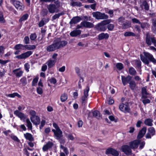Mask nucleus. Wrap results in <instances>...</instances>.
I'll return each mask as SVG.
<instances>
[{
  "instance_id": "f257e3e1",
  "label": "nucleus",
  "mask_w": 156,
  "mask_h": 156,
  "mask_svg": "<svg viewBox=\"0 0 156 156\" xmlns=\"http://www.w3.org/2000/svg\"><path fill=\"white\" fill-rule=\"evenodd\" d=\"M67 43L66 41L58 38L54 40L51 44L47 46L46 50L48 52H54L65 46Z\"/></svg>"
},
{
  "instance_id": "f03ea898",
  "label": "nucleus",
  "mask_w": 156,
  "mask_h": 156,
  "mask_svg": "<svg viewBox=\"0 0 156 156\" xmlns=\"http://www.w3.org/2000/svg\"><path fill=\"white\" fill-rule=\"evenodd\" d=\"M144 56L142 55H140L141 60L144 63L147 65L149 64V60L154 63H156V59L153 57L151 54L147 52H144Z\"/></svg>"
},
{
  "instance_id": "7ed1b4c3",
  "label": "nucleus",
  "mask_w": 156,
  "mask_h": 156,
  "mask_svg": "<svg viewBox=\"0 0 156 156\" xmlns=\"http://www.w3.org/2000/svg\"><path fill=\"white\" fill-rule=\"evenodd\" d=\"M93 16L97 20L105 19H107L108 16L104 13H101L99 12H93Z\"/></svg>"
},
{
  "instance_id": "20e7f679",
  "label": "nucleus",
  "mask_w": 156,
  "mask_h": 156,
  "mask_svg": "<svg viewBox=\"0 0 156 156\" xmlns=\"http://www.w3.org/2000/svg\"><path fill=\"white\" fill-rule=\"evenodd\" d=\"M89 90V88L87 86L86 88L84 90L83 95L81 97V104L82 105H85L87 102V97L88 96V92Z\"/></svg>"
},
{
  "instance_id": "39448f33",
  "label": "nucleus",
  "mask_w": 156,
  "mask_h": 156,
  "mask_svg": "<svg viewBox=\"0 0 156 156\" xmlns=\"http://www.w3.org/2000/svg\"><path fill=\"white\" fill-rule=\"evenodd\" d=\"M146 42L148 45H150L151 44V43H152L156 47V40L154 37H151L148 34H146Z\"/></svg>"
},
{
  "instance_id": "423d86ee",
  "label": "nucleus",
  "mask_w": 156,
  "mask_h": 156,
  "mask_svg": "<svg viewBox=\"0 0 156 156\" xmlns=\"http://www.w3.org/2000/svg\"><path fill=\"white\" fill-rule=\"evenodd\" d=\"M122 150L123 152L127 155L131 154L132 150L131 149H136L138 147H122Z\"/></svg>"
},
{
  "instance_id": "0eeeda50",
  "label": "nucleus",
  "mask_w": 156,
  "mask_h": 156,
  "mask_svg": "<svg viewBox=\"0 0 156 156\" xmlns=\"http://www.w3.org/2000/svg\"><path fill=\"white\" fill-rule=\"evenodd\" d=\"M105 154H111L114 156H118L119 154L118 151L112 148H109L107 149Z\"/></svg>"
},
{
  "instance_id": "6e6552de",
  "label": "nucleus",
  "mask_w": 156,
  "mask_h": 156,
  "mask_svg": "<svg viewBox=\"0 0 156 156\" xmlns=\"http://www.w3.org/2000/svg\"><path fill=\"white\" fill-rule=\"evenodd\" d=\"M32 54L31 51H28L21 54L16 56V58L19 59H25L28 57Z\"/></svg>"
},
{
  "instance_id": "1a4fd4ad",
  "label": "nucleus",
  "mask_w": 156,
  "mask_h": 156,
  "mask_svg": "<svg viewBox=\"0 0 156 156\" xmlns=\"http://www.w3.org/2000/svg\"><path fill=\"white\" fill-rule=\"evenodd\" d=\"M155 130L153 127H151L148 128V132L146 134L145 137L147 139H150L151 138V136L154 135L155 134Z\"/></svg>"
},
{
  "instance_id": "9d476101",
  "label": "nucleus",
  "mask_w": 156,
  "mask_h": 156,
  "mask_svg": "<svg viewBox=\"0 0 156 156\" xmlns=\"http://www.w3.org/2000/svg\"><path fill=\"white\" fill-rule=\"evenodd\" d=\"M47 8L49 12L51 13L57 12L58 11V9L56 7V5L54 4H50L47 6Z\"/></svg>"
},
{
  "instance_id": "9b49d317",
  "label": "nucleus",
  "mask_w": 156,
  "mask_h": 156,
  "mask_svg": "<svg viewBox=\"0 0 156 156\" xmlns=\"http://www.w3.org/2000/svg\"><path fill=\"white\" fill-rule=\"evenodd\" d=\"M140 144V146H144L145 145V142L143 141L140 143L139 140H136L129 143L130 146H136Z\"/></svg>"
},
{
  "instance_id": "f8f14e48",
  "label": "nucleus",
  "mask_w": 156,
  "mask_h": 156,
  "mask_svg": "<svg viewBox=\"0 0 156 156\" xmlns=\"http://www.w3.org/2000/svg\"><path fill=\"white\" fill-rule=\"evenodd\" d=\"M120 110L125 113L128 112L130 111V108L129 106L126 104L122 103L119 105Z\"/></svg>"
},
{
  "instance_id": "ddd939ff",
  "label": "nucleus",
  "mask_w": 156,
  "mask_h": 156,
  "mask_svg": "<svg viewBox=\"0 0 156 156\" xmlns=\"http://www.w3.org/2000/svg\"><path fill=\"white\" fill-rule=\"evenodd\" d=\"M122 80L123 85L125 86L128 83L131 81L132 77L130 76H128L126 77L124 76H121Z\"/></svg>"
},
{
  "instance_id": "4468645a",
  "label": "nucleus",
  "mask_w": 156,
  "mask_h": 156,
  "mask_svg": "<svg viewBox=\"0 0 156 156\" xmlns=\"http://www.w3.org/2000/svg\"><path fill=\"white\" fill-rule=\"evenodd\" d=\"M81 24L83 26V27L87 28H92L94 26L92 23L86 21L81 22Z\"/></svg>"
},
{
  "instance_id": "2eb2a0df",
  "label": "nucleus",
  "mask_w": 156,
  "mask_h": 156,
  "mask_svg": "<svg viewBox=\"0 0 156 156\" xmlns=\"http://www.w3.org/2000/svg\"><path fill=\"white\" fill-rule=\"evenodd\" d=\"M129 87L133 90H136L138 88L137 83L133 80H131L129 82Z\"/></svg>"
},
{
  "instance_id": "dca6fc26",
  "label": "nucleus",
  "mask_w": 156,
  "mask_h": 156,
  "mask_svg": "<svg viewBox=\"0 0 156 156\" xmlns=\"http://www.w3.org/2000/svg\"><path fill=\"white\" fill-rule=\"evenodd\" d=\"M147 128L146 127H144L139 132L138 135L137 136L138 139H141L143 137L146 133Z\"/></svg>"
},
{
  "instance_id": "f3484780",
  "label": "nucleus",
  "mask_w": 156,
  "mask_h": 156,
  "mask_svg": "<svg viewBox=\"0 0 156 156\" xmlns=\"http://www.w3.org/2000/svg\"><path fill=\"white\" fill-rule=\"evenodd\" d=\"M30 119L32 123L35 125H38L40 123V119L39 117L37 116H36L34 117H31Z\"/></svg>"
},
{
  "instance_id": "a211bd4d",
  "label": "nucleus",
  "mask_w": 156,
  "mask_h": 156,
  "mask_svg": "<svg viewBox=\"0 0 156 156\" xmlns=\"http://www.w3.org/2000/svg\"><path fill=\"white\" fill-rule=\"evenodd\" d=\"M49 20L48 18H43L39 23L38 25L39 27H41L48 23Z\"/></svg>"
},
{
  "instance_id": "6ab92c4d",
  "label": "nucleus",
  "mask_w": 156,
  "mask_h": 156,
  "mask_svg": "<svg viewBox=\"0 0 156 156\" xmlns=\"http://www.w3.org/2000/svg\"><path fill=\"white\" fill-rule=\"evenodd\" d=\"M14 4L16 8L18 9L23 10L24 9V6L20 3L19 2L15 1L14 2Z\"/></svg>"
},
{
  "instance_id": "aec40b11",
  "label": "nucleus",
  "mask_w": 156,
  "mask_h": 156,
  "mask_svg": "<svg viewBox=\"0 0 156 156\" xmlns=\"http://www.w3.org/2000/svg\"><path fill=\"white\" fill-rule=\"evenodd\" d=\"M14 114L20 118L21 119H25L26 118V115L23 113L17 110L15 111L14 112Z\"/></svg>"
},
{
  "instance_id": "412c9836",
  "label": "nucleus",
  "mask_w": 156,
  "mask_h": 156,
  "mask_svg": "<svg viewBox=\"0 0 156 156\" xmlns=\"http://www.w3.org/2000/svg\"><path fill=\"white\" fill-rule=\"evenodd\" d=\"M81 20L82 19L79 16L74 17L69 22V23L70 24H76L80 22Z\"/></svg>"
},
{
  "instance_id": "4be33fe9",
  "label": "nucleus",
  "mask_w": 156,
  "mask_h": 156,
  "mask_svg": "<svg viewBox=\"0 0 156 156\" xmlns=\"http://www.w3.org/2000/svg\"><path fill=\"white\" fill-rule=\"evenodd\" d=\"M20 69H15L13 71V72L15 75L16 76L18 77H20L22 75L23 72L21 70H19Z\"/></svg>"
},
{
  "instance_id": "5701e85b",
  "label": "nucleus",
  "mask_w": 156,
  "mask_h": 156,
  "mask_svg": "<svg viewBox=\"0 0 156 156\" xmlns=\"http://www.w3.org/2000/svg\"><path fill=\"white\" fill-rule=\"evenodd\" d=\"M81 33V31L79 30H73L71 32L70 34L71 36L72 37H76L78 35H79Z\"/></svg>"
},
{
  "instance_id": "b1692460",
  "label": "nucleus",
  "mask_w": 156,
  "mask_h": 156,
  "mask_svg": "<svg viewBox=\"0 0 156 156\" xmlns=\"http://www.w3.org/2000/svg\"><path fill=\"white\" fill-rule=\"evenodd\" d=\"M56 62V60H53L51 59L49 60L47 62L48 68H50L53 67L55 65Z\"/></svg>"
},
{
  "instance_id": "393cba45",
  "label": "nucleus",
  "mask_w": 156,
  "mask_h": 156,
  "mask_svg": "<svg viewBox=\"0 0 156 156\" xmlns=\"http://www.w3.org/2000/svg\"><path fill=\"white\" fill-rule=\"evenodd\" d=\"M109 37V35L108 34L104 33H101L98 35V39L99 40H100L103 39L104 38L107 39Z\"/></svg>"
},
{
  "instance_id": "a878e982",
  "label": "nucleus",
  "mask_w": 156,
  "mask_h": 156,
  "mask_svg": "<svg viewBox=\"0 0 156 156\" xmlns=\"http://www.w3.org/2000/svg\"><path fill=\"white\" fill-rule=\"evenodd\" d=\"M24 136L25 138L30 141H32L34 140V139L32 135L28 133H26L24 134Z\"/></svg>"
},
{
  "instance_id": "bb28decb",
  "label": "nucleus",
  "mask_w": 156,
  "mask_h": 156,
  "mask_svg": "<svg viewBox=\"0 0 156 156\" xmlns=\"http://www.w3.org/2000/svg\"><path fill=\"white\" fill-rule=\"evenodd\" d=\"M153 120L151 119L148 118L146 119L144 121L145 124L148 126H151L153 125Z\"/></svg>"
},
{
  "instance_id": "cd10ccee",
  "label": "nucleus",
  "mask_w": 156,
  "mask_h": 156,
  "mask_svg": "<svg viewBox=\"0 0 156 156\" xmlns=\"http://www.w3.org/2000/svg\"><path fill=\"white\" fill-rule=\"evenodd\" d=\"M106 27L104 25H102L101 23L98 24L97 29L101 31H104L106 30Z\"/></svg>"
},
{
  "instance_id": "c85d7f7f",
  "label": "nucleus",
  "mask_w": 156,
  "mask_h": 156,
  "mask_svg": "<svg viewBox=\"0 0 156 156\" xmlns=\"http://www.w3.org/2000/svg\"><path fill=\"white\" fill-rule=\"evenodd\" d=\"M93 116L98 119H100L101 118L100 112L97 110L94 111L92 112Z\"/></svg>"
},
{
  "instance_id": "c756f323",
  "label": "nucleus",
  "mask_w": 156,
  "mask_h": 156,
  "mask_svg": "<svg viewBox=\"0 0 156 156\" xmlns=\"http://www.w3.org/2000/svg\"><path fill=\"white\" fill-rule=\"evenodd\" d=\"M131 27V23L130 22L127 21L122 24V28L126 29L130 27Z\"/></svg>"
},
{
  "instance_id": "7c9ffc66",
  "label": "nucleus",
  "mask_w": 156,
  "mask_h": 156,
  "mask_svg": "<svg viewBox=\"0 0 156 156\" xmlns=\"http://www.w3.org/2000/svg\"><path fill=\"white\" fill-rule=\"evenodd\" d=\"M62 132L60 129L56 130L55 135L57 137V139H59L62 136Z\"/></svg>"
},
{
  "instance_id": "2f4dec72",
  "label": "nucleus",
  "mask_w": 156,
  "mask_h": 156,
  "mask_svg": "<svg viewBox=\"0 0 156 156\" xmlns=\"http://www.w3.org/2000/svg\"><path fill=\"white\" fill-rule=\"evenodd\" d=\"M14 48L16 50H18L19 49L24 50V45L21 44H17L15 46Z\"/></svg>"
},
{
  "instance_id": "473e14b6",
  "label": "nucleus",
  "mask_w": 156,
  "mask_h": 156,
  "mask_svg": "<svg viewBox=\"0 0 156 156\" xmlns=\"http://www.w3.org/2000/svg\"><path fill=\"white\" fill-rule=\"evenodd\" d=\"M147 94L146 88L143 87L142 88V98H147L146 95Z\"/></svg>"
},
{
  "instance_id": "72a5a7b5",
  "label": "nucleus",
  "mask_w": 156,
  "mask_h": 156,
  "mask_svg": "<svg viewBox=\"0 0 156 156\" xmlns=\"http://www.w3.org/2000/svg\"><path fill=\"white\" fill-rule=\"evenodd\" d=\"M35 45H24V49L26 48L28 50H31L35 49L36 48Z\"/></svg>"
},
{
  "instance_id": "f704fd0d",
  "label": "nucleus",
  "mask_w": 156,
  "mask_h": 156,
  "mask_svg": "<svg viewBox=\"0 0 156 156\" xmlns=\"http://www.w3.org/2000/svg\"><path fill=\"white\" fill-rule=\"evenodd\" d=\"M129 74L132 75H135L137 73L136 70L132 67L129 69Z\"/></svg>"
},
{
  "instance_id": "c9c22d12",
  "label": "nucleus",
  "mask_w": 156,
  "mask_h": 156,
  "mask_svg": "<svg viewBox=\"0 0 156 156\" xmlns=\"http://www.w3.org/2000/svg\"><path fill=\"white\" fill-rule=\"evenodd\" d=\"M64 14V13L63 12H61L60 13L55 14L52 17V20H54L58 18L60 16H62Z\"/></svg>"
},
{
  "instance_id": "e433bc0d",
  "label": "nucleus",
  "mask_w": 156,
  "mask_h": 156,
  "mask_svg": "<svg viewBox=\"0 0 156 156\" xmlns=\"http://www.w3.org/2000/svg\"><path fill=\"white\" fill-rule=\"evenodd\" d=\"M67 99V95L66 94H62L60 97V99L61 101L62 102H64Z\"/></svg>"
},
{
  "instance_id": "4c0bfd02",
  "label": "nucleus",
  "mask_w": 156,
  "mask_h": 156,
  "mask_svg": "<svg viewBox=\"0 0 156 156\" xmlns=\"http://www.w3.org/2000/svg\"><path fill=\"white\" fill-rule=\"evenodd\" d=\"M71 5L73 6H77L80 7L82 5L81 2H72Z\"/></svg>"
},
{
  "instance_id": "58836bf2",
  "label": "nucleus",
  "mask_w": 156,
  "mask_h": 156,
  "mask_svg": "<svg viewBox=\"0 0 156 156\" xmlns=\"http://www.w3.org/2000/svg\"><path fill=\"white\" fill-rule=\"evenodd\" d=\"M26 122L27 124V126L28 128L30 130L32 129V124L31 123L29 119H26Z\"/></svg>"
},
{
  "instance_id": "ea45409f",
  "label": "nucleus",
  "mask_w": 156,
  "mask_h": 156,
  "mask_svg": "<svg viewBox=\"0 0 156 156\" xmlns=\"http://www.w3.org/2000/svg\"><path fill=\"white\" fill-rule=\"evenodd\" d=\"M142 5L144 7V8L146 10H149V6L145 1L143 2Z\"/></svg>"
},
{
  "instance_id": "a19ab883",
  "label": "nucleus",
  "mask_w": 156,
  "mask_h": 156,
  "mask_svg": "<svg viewBox=\"0 0 156 156\" xmlns=\"http://www.w3.org/2000/svg\"><path fill=\"white\" fill-rule=\"evenodd\" d=\"M124 36L126 37L128 36H134L135 34L131 32H125L124 34Z\"/></svg>"
},
{
  "instance_id": "79ce46f5",
  "label": "nucleus",
  "mask_w": 156,
  "mask_h": 156,
  "mask_svg": "<svg viewBox=\"0 0 156 156\" xmlns=\"http://www.w3.org/2000/svg\"><path fill=\"white\" fill-rule=\"evenodd\" d=\"M140 24L141 27L142 29H144L145 27H149L150 26V25L148 23L145 22L142 23H141Z\"/></svg>"
},
{
  "instance_id": "37998d69",
  "label": "nucleus",
  "mask_w": 156,
  "mask_h": 156,
  "mask_svg": "<svg viewBox=\"0 0 156 156\" xmlns=\"http://www.w3.org/2000/svg\"><path fill=\"white\" fill-rule=\"evenodd\" d=\"M28 16V15L26 14H24L19 19V21L20 22H21L24 20H27Z\"/></svg>"
},
{
  "instance_id": "c03bdc74",
  "label": "nucleus",
  "mask_w": 156,
  "mask_h": 156,
  "mask_svg": "<svg viewBox=\"0 0 156 156\" xmlns=\"http://www.w3.org/2000/svg\"><path fill=\"white\" fill-rule=\"evenodd\" d=\"M48 13V11L46 9H43L41 12V14L43 16H45L47 15Z\"/></svg>"
},
{
  "instance_id": "a18cd8bd",
  "label": "nucleus",
  "mask_w": 156,
  "mask_h": 156,
  "mask_svg": "<svg viewBox=\"0 0 156 156\" xmlns=\"http://www.w3.org/2000/svg\"><path fill=\"white\" fill-rule=\"evenodd\" d=\"M5 22V20L4 18L2 12H0V23H4Z\"/></svg>"
},
{
  "instance_id": "49530a36",
  "label": "nucleus",
  "mask_w": 156,
  "mask_h": 156,
  "mask_svg": "<svg viewBox=\"0 0 156 156\" xmlns=\"http://www.w3.org/2000/svg\"><path fill=\"white\" fill-rule=\"evenodd\" d=\"M116 67L117 69L119 70L122 69L123 68V65L121 63H117Z\"/></svg>"
},
{
  "instance_id": "de8ad7c7",
  "label": "nucleus",
  "mask_w": 156,
  "mask_h": 156,
  "mask_svg": "<svg viewBox=\"0 0 156 156\" xmlns=\"http://www.w3.org/2000/svg\"><path fill=\"white\" fill-rule=\"evenodd\" d=\"M20 81L21 83L23 85L25 86L27 84V79L25 77H23L20 80Z\"/></svg>"
},
{
  "instance_id": "09e8293b",
  "label": "nucleus",
  "mask_w": 156,
  "mask_h": 156,
  "mask_svg": "<svg viewBox=\"0 0 156 156\" xmlns=\"http://www.w3.org/2000/svg\"><path fill=\"white\" fill-rule=\"evenodd\" d=\"M135 62L137 67L139 69H141V66L140 61V60H136Z\"/></svg>"
},
{
  "instance_id": "8fccbe9b",
  "label": "nucleus",
  "mask_w": 156,
  "mask_h": 156,
  "mask_svg": "<svg viewBox=\"0 0 156 156\" xmlns=\"http://www.w3.org/2000/svg\"><path fill=\"white\" fill-rule=\"evenodd\" d=\"M111 20H103L101 22V23L105 26L106 25L108 24L111 22Z\"/></svg>"
},
{
  "instance_id": "3c124183",
  "label": "nucleus",
  "mask_w": 156,
  "mask_h": 156,
  "mask_svg": "<svg viewBox=\"0 0 156 156\" xmlns=\"http://www.w3.org/2000/svg\"><path fill=\"white\" fill-rule=\"evenodd\" d=\"M37 37V36L35 33L31 34L30 36V40L32 41L34 40Z\"/></svg>"
},
{
  "instance_id": "603ef678",
  "label": "nucleus",
  "mask_w": 156,
  "mask_h": 156,
  "mask_svg": "<svg viewBox=\"0 0 156 156\" xmlns=\"http://www.w3.org/2000/svg\"><path fill=\"white\" fill-rule=\"evenodd\" d=\"M60 148L63 150V151L65 153L66 155H67L69 154V151L66 147H60Z\"/></svg>"
},
{
  "instance_id": "864d4df0",
  "label": "nucleus",
  "mask_w": 156,
  "mask_h": 156,
  "mask_svg": "<svg viewBox=\"0 0 156 156\" xmlns=\"http://www.w3.org/2000/svg\"><path fill=\"white\" fill-rule=\"evenodd\" d=\"M38 80V79L37 77L34 78L32 82V85L33 86H35L36 85L37 83Z\"/></svg>"
},
{
  "instance_id": "5fc2aeb1",
  "label": "nucleus",
  "mask_w": 156,
  "mask_h": 156,
  "mask_svg": "<svg viewBox=\"0 0 156 156\" xmlns=\"http://www.w3.org/2000/svg\"><path fill=\"white\" fill-rule=\"evenodd\" d=\"M45 123L46 122L45 120H42L41 122L40 126V129H41L43 128L44 126L45 125Z\"/></svg>"
},
{
  "instance_id": "6e6d98bb",
  "label": "nucleus",
  "mask_w": 156,
  "mask_h": 156,
  "mask_svg": "<svg viewBox=\"0 0 156 156\" xmlns=\"http://www.w3.org/2000/svg\"><path fill=\"white\" fill-rule=\"evenodd\" d=\"M29 38L28 37L26 36L25 37L23 41L24 42L25 44H28L29 43Z\"/></svg>"
},
{
  "instance_id": "4d7b16f0",
  "label": "nucleus",
  "mask_w": 156,
  "mask_h": 156,
  "mask_svg": "<svg viewBox=\"0 0 156 156\" xmlns=\"http://www.w3.org/2000/svg\"><path fill=\"white\" fill-rule=\"evenodd\" d=\"M108 30H112L114 27V25L113 24H110L107 26Z\"/></svg>"
},
{
  "instance_id": "13d9d810",
  "label": "nucleus",
  "mask_w": 156,
  "mask_h": 156,
  "mask_svg": "<svg viewBox=\"0 0 156 156\" xmlns=\"http://www.w3.org/2000/svg\"><path fill=\"white\" fill-rule=\"evenodd\" d=\"M132 20L133 23H138L139 24H141V22H140L139 20L136 18H133L132 19Z\"/></svg>"
},
{
  "instance_id": "bf43d9fd",
  "label": "nucleus",
  "mask_w": 156,
  "mask_h": 156,
  "mask_svg": "<svg viewBox=\"0 0 156 156\" xmlns=\"http://www.w3.org/2000/svg\"><path fill=\"white\" fill-rule=\"evenodd\" d=\"M83 20L87 21H92V19L90 16H84L83 17Z\"/></svg>"
},
{
  "instance_id": "052dcab7",
  "label": "nucleus",
  "mask_w": 156,
  "mask_h": 156,
  "mask_svg": "<svg viewBox=\"0 0 156 156\" xmlns=\"http://www.w3.org/2000/svg\"><path fill=\"white\" fill-rule=\"evenodd\" d=\"M66 137L68 139L71 140H73L74 139V137L73 135L72 134H71L66 135Z\"/></svg>"
},
{
  "instance_id": "680f3d73",
  "label": "nucleus",
  "mask_w": 156,
  "mask_h": 156,
  "mask_svg": "<svg viewBox=\"0 0 156 156\" xmlns=\"http://www.w3.org/2000/svg\"><path fill=\"white\" fill-rule=\"evenodd\" d=\"M49 81L51 83L55 84L56 83L57 81L55 78L52 77L49 80Z\"/></svg>"
},
{
  "instance_id": "e2e57ef3",
  "label": "nucleus",
  "mask_w": 156,
  "mask_h": 156,
  "mask_svg": "<svg viewBox=\"0 0 156 156\" xmlns=\"http://www.w3.org/2000/svg\"><path fill=\"white\" fill-rule=\"evenodd\" d=\"M30 114L31 115V117H34L36 116V112L34 111V110H30Z\"/></svg>"
},
{
  "instance_id": "0e129e2a",
  "label": "nucleus",
  "mask_w": 156,
  "mask_h": 156,
  "mask_svg": "<svg viewBox=\"0 0 156 156\" xmlns=\"http://www.w3.org/2000/svg\"><path fill=\"white\" fill-rule=\"evenodd\" d=\"M125 18L123 17H121L118 19V22L120 23H122L124 21Z\"/></svg>"
},
{
  "instance_id": "69168bd1",
  "label": "nucleus",
  "mask_w": 156,
  "mask_h": 156,
  "mask_svg": "<svg viewBox=\"0 0 156 156\" xmlns=\"http://www.w3.org/2000/svg\"><path fill=\"white\" fill-rule=\"evenodd\" d=\"M24 67L26 71L27 72H28L29 71V69L30 68V65L28 63H26L24 65Z\"/></svg>"
},
{
  "instance_id": "338daca9",
  "label": "nucleus",
  "mask_w": 156,
  "mask_h": 156,
  "mask_svg": "<svg viewBox=\"0 0 156 156\" xmlns=\"http://www.w3.org/2000/svg\"><path fill=\"white\" fill-rule=\"evenodd\" d=\"M37 92L39 94H41L43 93V90L41 88L38 87L37 88Z\"/></svg>"
},
{
  "instance_id": "774afa93",
  "label": "nucleus",
  "mask_w": 156,
  "mask_h": 156,
  "mask_svg": "<svg viewBox=\"0 0 156 156\" xmlns=\"http://www.w3.org/2000/svg\"><path fill=\"white\" fill-rule=\"evenodd\" d=\"M150 100L148 99H145L142 100V102L144 105H145L146 104L149 103H150Z\"/></svg>"
}]
</instances>
